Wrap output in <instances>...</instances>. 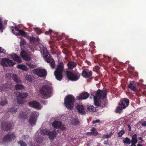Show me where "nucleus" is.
<instances>
[{"instance_id":"1","label":"nucleus","mask_w":146,"mask_h":146,"mask_svg":"<svg viewBox=\"0 0 146 146\" xmlns=\"http://www.w3.org/2000/svg\"><path fill=\"white\" fill-rule=\"evenodd\" d=\"M107 92L105 90L98 89L96 92V96L94 97V103L96 106L103 108L107 105L108 100L106 98Z\"/></svg>"},{"instance_id":"2","label":"nucleus","mask_w":146,"mask_h":146,"mask_svg":"<svg viewBox=\"0 0 146 146\" xmlns=\"http://www.w3.org/2000/svg\"><path fill=\"white\" fill-rule=\"evenodd\" d=\"M52 88L49 85L46 84L42 86L40 89V92L43 98L46 99L51 93Z\"/></svg>"},{"instance_id":"3","label":"nucleus","mask_w":146,"mask_h":146,"mask_svg":"<svg viewBox=\"0 0 146 146\" xmlns=\"http://www.w3.org/2000/svg\"><path fill=\"white\" fill-rule=\"evenodd\" d=\"M129 100L126 98H122L120 99L118 106L117 107L115 110L116 113H120L122 110L125 108L129 105Z\"/></svg>"},{"instance_id":"4","label":"nucleus","mask_w":146,"mask_h":146,"mask_svg":"<svg viewBox=\"0 0 146 146\" xmlns=\"http://www.w3.org/2000/svg\"><path fill=\"white\" fill-rule=\"evenodd\" d=\"M75 99L72 95H68L64 99V105L68 109L72 110L74 106Z\"/></svg>"},{"instance_id":"5","label":"nucleus","mask_w":146,"mask_h":146,"mask_svg":"<svg viewBox=\"0 0 146 146\" xmlns=\"http://www.w3.org/2000/svg\"><path fill=\"white\" fill-rule=\"evenodd\" d=\"M64 68L63 63L62 62H60L58 66L54 72V75L58 80L60 81L63 78L62 72Z\"/></svg>"},{"instance_id":"6","label":"nucleus","mask_w":146,"mask_h":146,"mask_svg":"<svg viewBox=\"0 0 146 146\" xmlns=\"http://www.w3.org/2000/svg\"><path fill=\"white\" fill-rule=\"evenodd\" d=\"M43 57L46 59V60L48 63H50V64L52 68L54 69L55 67V62L53 58L50 57H48L49 53L46 49H43Z\"/></svg>"},{"instance_id":"7","label":"nucleus","mask_w":146,"mask_h":146,"mask_svg":"<svg viewBox=\"0 0 146 146\" xmlns=\"http://www.w3.org/2000/svg\"><path fill=\"white\" fill-rule=\"evenodd\" d=\"M66 74L68 79L71 81H76L80 78V76L78 74L74 73L69 71H67Z\"/></svg>"},{"instance_id":"8","label":"nucleus","mask_w":146,"mask_h":146,"mask_svg":"<svg viewBox=\"0 0 146 146\" xmlns=\"http://www.w3.org/2000/svg\"><path fill=\"white\" fill-rule=\"evenodd\" d=\"M33 73L40 77H44L47 75V71L44 69L37 68L33 70Z\"/></svg>"},{"instance_id":"9","label":"nucleus","mask_w":146,"mask_h":146,"mask_svg":"<svg viewBox=\"0 0 146 146\" xmlns=\"http://www.w3.org/2000/svg\"><path fill=\"white\" fill-rule=\"evenodd\" d=\"M15 94L16 96L20 98L17 100V103L20 104H23L24 101L23 99L26 98L28 96V94L27 92H15Z\"/></svg>"},{"instance_id":"10","label":"nucleus","mask_w":146,"mask_h":146,"mask_svg":"<svg viewBox=\"0 0 146 146\" xmlns=\"http://www.w3.org/2000/svg\"><path fill=\"white\" fill-rule=\"evenodd\" d=\"M38 116V113L34 111L31 114L29 122L31 126L36 125Z\"/></svg>"},{"instance_id":"11","label":"nucleus","mask_w":146,"mask_h":146,"mask_svg":"<svg viewBox=\"0 0 146 146\" xmlns=\"http://www.w3.org/2000/svg\"><path fill=\"white\" fill-rule=\"evenodd\" d=\"M1 64L3 66L8 67L9 66H13L15 63L12 60L8 58H4L2 59Z\"/></svg>"},{"instance_id":"12","label":"nucleus","mask_w":146,"mask_h":146,"mask_svg":"<svg viewBox=\"0 0 146 146\" xmlns=\"http://www.w3.org/2000/svg\"><path fill=\"white\" fill-rule=\"evenodd\" d=\"M20 55L23 59L26 61H29L31 59L30 53L24 50H22L21 51Z\"/></svg>"},{"instance_id":"13","label":"nucleus","mask_w":146,"mask_h":146,"mask_svg":"<svg viewBox=\"0 0 146 146\" xmlns=\"http://www.w3.org/2000/svg\"><path fill=\"white\" fill-rule=\"evenodd\" d=\"M16 138V136L13 133L8 134L3 138L2 141L3 142H8L11 141L13 139Z\"/></svg>"},{"instance_id":"14","label":"nucleus","mask_w":146,"mask_h":146,"mask_svg":"<svg viewBox=\"0 0 146 146\" xmlns=\"http://www.w3.org/2000/svg\"><path fill=\"white\" fill-rule=\"evenodd\" d=\"M139 84V83L134 81H132L130 82L128 86V87L134 92H136L138 90L137 85Z\"/></svg>"},{"instance_id":"15","label":"nucleus","mask_w":146,"mask_h":146,"mask_svg":"<svg viewBox=\"0 0 146 146\" xmlns=\"http://www.w3.org/2000/svg\"><path fill=\"white\" fill-rule=\"evenodd\" d=\"M12 126V123L10 122H5L1 123L2 129L6 131L11 130Z\"/></svg>"},{"instance_id":"16","label":"nucleus","mask_w":146,"mask_h":146,"mask_svg":"<svg viewBox=\"0 0 146 146\" xmlns=\"http://www.w3.org/2000/svg\"><path fill=\"white\" fill-rule=\"evenodd\" d=\"M52 126L56 129L60 128L63 130L65 129V128L64 125H62V123L58 121H55L52 124Z\"/></svg>"},{"instance_id":"17","label":"nucleus","mask_w":146,"mask_h":146,"mask_svg":"<svg viewBox=\"0 0 146 146\" xmlns=\"http://www.w3.org/2000/svg\"><path fill=\"white\" fill-rule=\"evenodd\" d=\"M28 104L29 106L31 107L38 109H40L42 108V106L40 105V104L36 101L30 102Z\"/></svg>"},{"instance_id":"18","label":"nucleus","mask_w":146,"mask_h":146,"mask_svg":"<svg viewBox=\"0 0 146 146\" xmlns=\"http://www.w3.org/2000/svg\"><path fill=\"white\" fill-rule=\"evenodd\" d=\"M12 31L13 33L17 36L21 35V36L25 37L27 38L28 37V35L27 34V33L24 31L22 30H20L19 33L15 32L14 30L12 29Z\"/></svg>"},{"instance_id":"19","label":"nucleus","mask_w":146,"mask_h":146,"mask_svg":"<svg viewBox=\"0 0 146 146\" xmlns=\"http://www.w3.org/2000/svg\"><path fill=\"white\" fill-rule=\"evenodd\" d=\"M28 117V113L27 111H20L18 115V117L19 118L23 120L27 119Z\"/></svg>"},{"instance_id":"20","label":"nucleus","mask_w":146,"mask_h":146,"mask_svg":"<svg viewBox=\"0 0 146 146\" xmlns=\"http://www.w3.org/2000/svg\"><path fill=\"white\" fill-rule=\"evenodd\" d=\"M89 94L87 92H85L80 94L77 97L78 100H85L88 98L89 96Z\"/></svg>"},{"instance_id":"21","label":"nucleus","mask_w":146,"mask_h":146,"mask_svg":"<svg viewBox=\"0 0 146 146\" xmlns=\"http://www.w3.org/2000/svg\"><path fill=\"white\" fill-rule=\"evenodd\" d=\"M58 133V130H54L52 131H50L48 135L49 138L50 139H54Z\"/></svg>"},{"instance_id":"22","label":"nucleus","mask_w":146,"mask_h":146,"mask_svg":"<svg viewBox=\"0 0 146 146\" xmlns=\"http://www.w3.org/2000/svg\"><path fill=\"white\" fill-rule=\"evenodd\" d=\"M82 74L84 77L89 78L92 76V73L91 71H87L86 70H83L82 73Z\"/></svg>"},{"instance_id":"23","label":"nucleus","mask_w":146,"mask_h":146,"mask_svg":"<svg viewBox=\"0 0 146 146\" xmlns=\"http://www.w3.org/2000/svg\"><path fill=\"white\" fill-rule=\"evenodd\" d=\"M76 108L79 113L82 115H85L86 113V112L84 110V107L83 106L78 105L76 106Z\"/></svg>"},{"instance_id":"24","label":"nucleus","mask_w":146,"mask_h":146,"mask_svg":"<svg viewBox=\"0 0 146 146\" xmlns=\"http://www.w3.org/2000/svg\"><path fill=\"white\" fill-rule=\"evenodd\" d=\"M11 57H12L13 59L18 63H21V60L20 57L16 54H14L13 55H11Z\"/></svg>"},{"instance_id":"25","label":"nucleus","mask_w":146,"mask_h":146,"mask_svg":"<svg viewBox=\"0 0 146 146\" xmlns=\"http://www.w3.org/2000/svg\"><path fill=\"white\" fill-rule=\"evenodd\" d=\"M27 38L29 40L30 42L31 43H34L35 42L39 43L40 40L38 38H35L33 36L31 37L28 35V37Z\"/></svg>"},{"instance_id":"26","label":"nucleus","mask_w":146,"mask_h":146,"mask_svg":"<svg viewBox=\"0 0 146 146\" xmlns=\"http://www.w3.org/2000/svg\"><path fill=\"white\" fill-rule=\"evenodd\" d=\"M76 64L75 62L72 61H69L67 64L68 68L70 70H72L73 68L76 67Z\"/></svg>"},{"instance_id":"27","label":"nucleus","mask_w":146,"mask_h":146,"mask_svg":"<svg viewBox=\"0 0 146 146\" xmlns=\"http://www.w3.org/2000/svg\"><path fill=\"white\" fill-rule=\"evenodd\" d=\"M90 132H87L86 134L88 135L97 136L98 134V132L96 131V129L94 127L90 129Z\"/></svg>"},{"instance_id":"28","label":"nucleus","mask_w":146,"mask_h":146,"mask_svg":"<svg viewBox=\"0 0 146 146\" xmlns=\"http://www.w3.org/2000/svg\"><path fill=\"white\" fill-rule=\"evenodd\" d=\"M8 103L7 98L6 96H2L1 98V100L0 102V105L2 106H5Z\"/></svg>"},{"instance_id":"29","label":"nucleus","mask_w":146,"mask_h":146,"mask_svg":"<svg viewBox=\"0 0 146 146\" xmlns=\"http://www.w3.org/2000/svg\"><path fill=\"white\" fill-rule=\"evenodd\" d=\"M131 138V144L133 145V144H136L138 141L137 135L135 134L134 135H133L132 136Z\"/></svg>"},{"instance_id":"30","label":"nucleus","mask_w":146,"mask_h":146,"mask_svg":"<svg viewBox=\"0 0 146 146\" xmlns=\"http://www.w3.org/2000/svg\"><path fill=\"white\" fill-rule=\"evenodd\" d=\"M87 110L90 112H95L97 111L96 108L93 106L88 105L86 106Z\"/></svg>"},{"instance_id":"31","label":"nucleus","mask_w":146,"mask_h":146,"mask_svg":"<svg viewBox=\"0 0 146 146\" xmlns=\"http://www.w3.org/2000/svg\"><path fill=\"white\" fill-rule=\"evenodd\" d=\"M15 88L16 90H23L24 89V86L22 84H17L15 85Z\"/></svg>"},{"instance_id":"32","label":"nucleus","mask_w":146,"mask_h":146,"mask_svg":"<svg viewBox=\"0 0 146 146\" xmlns=\"http://www.w3.org/2000/svg\"><path fill=\"white\" fill-rule=\"evenodd\" d=\"M17 67L19 69L27 71V68L26 66L22 64H18Z\"/></svg>"},{"instance_id":"33","label":"nucleus","mask_w":146,"mask_h":146,"mask_svg":"<svg viewBox=\"0 0 146 146\" xmlns=\"http://www.w3.org/2000/svg\"><path fill=\"white\" fill-rule=\"evenodd\" d=\"M4 86V90L7 91L9 89H10L11 87V85L10 84H3Z\"/></svg>"},{"instance_id":"34","label":"nucleus","mask_w":146,"mask_h":146,"mask_svg":"<svg viewBox=\"0 0 146 146\" xmlns=\"http://www.w3.org/2000/svg\"><path fill=\"white\" fill-rule=\"evenodd\" d=\"M123 143L125 144H127L129 145L130 144L131 141L130 139L127 137H125L124 139L123 140Z\"/></svg>"},{"instance_id":"35","label":"nucleus","mask_w":146,"mask_h":146,"mask_svg":"<svg viewBox=\"0 0 146 146\" xmlns=\"http://www.w3.org/2000/svg\"><path fill=\"white\" fill-rule=\"evenodd\" d=\"M17 111V108L13 107L9 108L8 110V111L10 112L13 114L16 113Z\"/></svg>"},{"instance_id":"36","label":"nucleus","mask_w":146,"mask_h":146,"mask_svg":"<svg viewBox=\"0 0 146 146\" xmlns=\"http://www.w3.org/2000/svg\"><path fill=\"white\" fill-rule=\"evenodd\" d=\"M50 131L49 130L45 129L41 130L40 131V133L42 134L48 135Z\"/></svg>"},{"instance_id":"37","label":"nucleus","mask_w":146,"mask_h":146,"mask_svg":"<svg viewBox=\"0 0 146 146\" xmlns=\"http://www.w3.org/2000/svg\"><path fill=\"white\" fill-rule=\"evenodd\" d=\"M79 123L80 121H79V120L77 119H73L71 121V123L72 124L74 125H77Z\"/></svg>"},{"instance_id":"38","label":"nucleus","mask_w":146,"mask_h":146,"mask_svg":"<svg viewBox=\"0 0 146 146\" xmlns=\"http://www.w3.org/2000/svg\"><path fill=\"white\" fill-rule=\"evenodd\" d=\"M12 79L16 83L19 82V81L18 78V76L16 74H13L12 75Z\"/></svg>"},{"instance_id":"39","label":"nucleus","mask_w":146,"mask_h":146,"mask_svg":"<svg viewBox=\"0 0 146 146\" xmlns=\"http://www.w3.org/2000/svg\"><path fill=\"white\" fill-rule=\"evenodd\" d=\"M26 65L30 68H33L36 67V65L34 64L30 63H27Z\"/></svg>"},{"instance_id":"40","label":"nucleus","mask_w":146,"mask_h":146,"mask_svg":"<svg viewBox=\"0 0 146 146\" xmlns=\"http://www.w3.org/2000/svg\"><path fill=\"white\" fill-rule=\"evenodd\" d=\"M125 133V131L123 129L119 131L117 133L118 137H121Z\"/></svg>"},{"instance_id":"41","label":"nucleus","mask_w":146,"mask_h":146,"mask_svg":"<svg viewBox=\"0 0 146 146\" xmlns=\"http://www.w3.org/2000/svg\"><path fill=\"white\" fill-rule=\"evenodd\" d=\"M26 41L24 39H22L21 41L20 42V46L21 47H23L25 44Z\"/></svg>"},{"instance_id":"42","label":"nucleus","mask_w":146,"mask_h":146,"mask_svg":"<svg viewBox=\"0 0 146 146\" xmlns=\"http://www.w3.org/2000/svg\"><path fill=\"white\" fill-rule=\"evenodd\" d=\"M18 143L21 146H27L26 143L24 142L23 141L20 140L19 141Z\"/></svg>"},{"instance_id":"43","label":"nucleus","mask_w":146,"mask_h":146,"mask_svg":"<svg viewBox=\"0 0 146 146\" xmlns=\"http://www.w3.org/2000/svg\"><path fill=\"white\" fill-rule=\"evenodd\" d=\"M112 135L111 133H110L109 134H104L103 137L106 138L108 139L111 137Z\"/></svg>"},{"instance_id":"44","label":"nucleus","mask_w":146,"mask_h":146,"mask_svg":"<svg viewBox=\"0 0 146 146\" xmlns=\"http://www.w3.org/2000/svg\"><path fill=\"white\" fill-rule=\"evenodd\" d=\"M26 80L29 82H31L32 80V79L31 76L27 75L26 77Z\"/></svg>"},{"instance_id":"45","label":"nucleus","mask_w":146,"mask_h":146,"mask_svg":"<svg viewBox=\"0 0 146 146\" xmlns=\"http://www.w3.org/2000/svg\"><path fill=\"white\" fill-rule=\"evenodd\" d=\"M53 33V32L50 29L48 31H46L45 33L46 35H50L51 36H52V34Z\"/></svg>"},{"instance_id":"46","label":"nucleus","mask_w":146,"mask_h":146,"mask_svg":"<svg viewBox=\"0 0 146 146\" xmlns=\"http://www.w3.org/2000/svg\"><path fill=\"white\" fill-rule=\"evenodd\" d=\"M5 50L4 49L2 48L1 47H0V53L5 54Z\"/></svg>"},{"instance_id":"47","label":"nucleus","mask_w":146,"mask_h":146,"mask_svg":"<svg viewBox=\"0 0 146 146\" xmlns=\"http://www.w3.org/2000/svg\"><path fill=\"white\" fill-rule=\"evenodd\" d=\"M100 121L99 119H97L96 120H94L92 122V123L93 124H94L97 123H99Z\"/></svg>"},{"instance_id":"48","label":"nucleus","mask_w":146,"mask_h":146,"mask_svg":"<svg viewBox=\"0 0 146 146\" xmlns=\"http://www.w3.org/2000/svg\"><path fill=\"white\" fill-rule=\"evenodd\" d=\"M3 90H4L3 86H0V92H2Z\"/></svg>"},{"instance_id":"49","label":"nucleus","mask_w":146,"mask_h":146,"mask_svg":"<svg viewBox=\"0 0 146 146\" xmlns=\"http://www.w3.org/2000/svg\"><path fill=\"white\" fill-rule=\"evenodd\" d=\"M15 31H17L18 32V33L19 32V31L20 30L17 27H15Z\"/></svg>"},{"instance_id":"50","label":"nucleus","mask_w":146,"mask_h":146,"mask_svg":"<svg viewBox=\"0 0 146 146\" xmlns=\"http://www.w3.org/2000/svg\"><path fill=\"white\" fill-rule=\"evenodd\" d=\"M141 125L143 126H146V121H144L143 123H142Z\"/></svg>"},{"instance_id":"51","label":"nucleus","mask_w":146,"mask_h":146,"mask_svg":"<svg viewBox=\"0 0 146 146\" xmlns=\"http://www.w3.org/2000/svg\"><path fill=\"white\" fill-rule=\"evenodd\" d=\"M104 144H106V145H108V140H107L106 141H105L104 143Z\"/></svg>"},{"instance_id":"52","label":"nucleus","mask_w":146,"mask_h":146,"mask_svg":"<svg viewBox=\"0 0 146 146\" xmlns=\"http://www.w3.org/2000/svg\"><path fill=\"white\" fill-rule=\"evenodd\" d=\"M127 127H128V130L130 131L131 130V127L129 124L127 125Z\"/></svg>"},{"instance_id":"53","label":"nucleus","mask_w":146,"mask_h":146,"mask_svg":"<svg viewBox=\"0 0 146 146\" xmlns=\"http://www.w3.org/2000/svg\"><path fill=\"white\" fill-rule=\"evenodd\" d=\"M139 140H140V141H143V140L142 139V138H141V137H139Z\"/></svg>"},{"instance_id":"54","label":"nucleus","mask_w":146,"mask_h":146,"mask_svg":"<svg viewBox=\"0 0 146 146\" xmlns=\"http://www.w3.org/2000/svg\"><path fill=\"white\" fill-rule=\"evenodd\" d=\"M42 141V139H40V141H37V142L38 143H41Z\"/></svg>"},{"instance_id":"55","label":"nucleus","mask_w":146,"mask_h":146,"mask_svg":"<svg viewBox=\"0 0 146 146\" xmlns=\"http://www.w3.org/2000/svg\"><path fill=\"white\" fill-rule=\"evenodd\" d=\"M46 102H47L46 101H44L42 102V103L43 104H46Z\"/></svg>"},{"instance_id":"56","label":"nucleus","mask_w":146,"mask_h":146,"mask_svg":"<svg viewBox=\"0 0 146 146\" xmlns=\"http://www.w3.org/2000/svg\"><path fill=\"white\" fill-rule=\"evenodd\" d=\"M35 31H39V30L38 29H37V28H35Z\"/></svg>"},{"instance_id":"57","label":"nucleus","mask_w":146,"mask_h":146,"mask_svg":"<svg viewBox=\"0 0 146 146\" xmlns=\"http://www.w3.org/2000/svg\"><path fill=\"white\" fill-rule=\"evenodd\" d=\"M136 144H135V143L134 144H133V145H132V144H131V146H136Z\"/></svg>"},{"instance_id":"58","label":"nucleus","mask_w":146,"mask_h":146,"mask_svg":"<svg viewBox=\"0 0 146 146\" xmlns=\"http://www.w3.org/2000/svg\"><path fill=\"white\" fill-rule=\"evenodd\" d=\"M137 146H143V145H141V144H138L137 145Z\"/></svg>"},{"instance_id":"59","label":"nucleus","mask_w":146,"mask_h":146,"mask_svg":"<svg viewBox=\"0 0 146 146\" xmlns=\"http://www.w3.org/2000/svg\"><path fill=\"white\" fill-rule=\"evenodd\" d=\"M61 36H60V38H58V39H57V40H59V39H61Z\"/></svg>"},{"instance_id":"60","label":"nucleus","mask_w":146,"mask_h":146,"mask_svg":"<svg viewBox=\"0 0 146 146\" xmlns=\"http://www.w3.org/2000/svg\"><path fill=\"white\" fill-rule=\"evenodd\" d=\"M2 140V138H0V143L1 142V141Z\"/></svg>"},{"instance_id":"61","label":"nucleus","mask_w":146,"mask_h":146,"mask_svg":"<svg viewBox=\"0 0 146 146\" xmlns=\"http://www.w3.org/2000/svg\"><path fill=\"white\" fill-rule=\"evenodd\" d=\"M103 56H104V58L105 57V55H103Z\"/></svg>"},{"instance_id":"62","label":"nucleus","mask_w":146,"mask_h":146,"mask_svg":"<svg viewBox=\"0 0 146 146\" xmlns=\"http://www.w3.org/2000/svg\"><path fill=\"white\" fill-rule=\"evenodd\" d=\"M89 52H90V49H89Z\"/></svg>"}]
</instances>
